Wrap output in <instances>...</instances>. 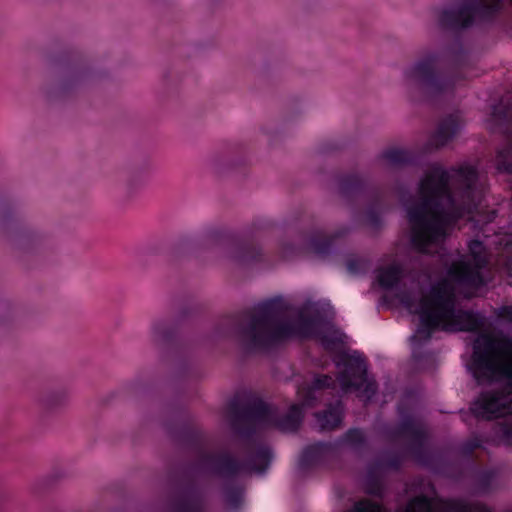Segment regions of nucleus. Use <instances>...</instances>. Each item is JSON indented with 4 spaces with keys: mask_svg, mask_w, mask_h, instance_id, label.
I'll return each mask as SVG.
<instances>
[{
    "mask_svg": "<svg viewBox=\"0 0 512 512\" xmlns=\"http://www.w3.org/2000/svg\"><path fill=\"white\" fill-rule=\"evenodd\" d=\"M235 322L227 320L218 327L223 337L237 335L247 352H269L292 338H318L333 358L338 369L337 380L341 390L355 391L364 400H370L376 392L373 378L367 375L363 356L342 349L343 334L333 328L323 327L322 307L319 302L306 300L294 305L284 297H274L260 303L235 329Z\"/></svg>",
    "mask_w": 512,
    "mask_h": 512,
    "instance_id": "obj_1",
    "label": "nucleus"
},
{
    "mask_svg": "<svg viewBox=\"0 0 512 512\" xmlns=\"http://www.w3.org/2000/svg\"><path fill=\"white\" fill-rule=\"evenodd\" d=\"M379 285L394 289L395 297L411 314L419 316V324L410 337L413 355L432 334L443 331H474L483 325L478 315L462 309L457 291L470 296L474 290L490 280L488 253L482 242L469 243V252L454 262L445 279L425 293L419 279L404 276L398 263L381 267L377 272Z\"/></svg>",
    "mask_w": 512,
    "mask_h": 512,
    "instance_id": "obj_2",
    "label": "nucleus"
},
{
    "mask_svg": "<svg viewBox=\"0 0 512 512\" xmlns=\"http://www.w3.org/2000/svg\"><path fill=\"white\" fill-rule=\"evenodd\" d=\"M482 199L483 185L475 166L464 162L446 169L431 164L416 197L405 205L413 249L422 254L439 253L452 225L466 214L478 213Z\"/></svg>",
    "mask_w": 512,
    "mask_h": 512,
    "instance_id": "obj_3",
    "label": "nucleus"
},
{
    "mask_svg": "<svg viewBox=\"0 0 512 512\" xmlns=\"http://www.w3.org/2000/svg\"><path fill=\"white\" fill-rule=\"evenodd\" d=\"M334 383L330 376L323 375L316 377L312 385L298 387L299 403L293 404L282 418L278 417L273 407L258 398L248 399L241 407H237L235 403L231 404L229 421L238 433L247 437L243 452L244 460L238 463L227 451L205 452L199 456L197 469L202 473L222 478L247 472L263 473L271 462L272 452L267 444L252 434L272 427L283 431L296 430L303 417V408L314 406L320 391Z\"/></svg>",
    "mask_w": 512,
    "mask_h": 512,
    "instance_id": "obj_4",
    "label": "nucleus"
},
{
    "mask_svg": "<svg viewBox=\"0 0 512 512\" xmlns=\"http://www.w3.org/2000/svg\"><path fill=\"white\" fill-rule=\"evenodd\" d=\"M480 385H501L483 392L473 404V412L496 418L491 439L499 445L512 444V338L482 333L473 343L468 365Z\"/></svg>",
    "mask_w": 512,
    "mask_h": 512,
    "instance_id": "obj_5",
    "label": "nucleus"
},
{
    "mask_svg": "<svg viewBox=\"0 0 512 512\" xmlns=\"http://www.w3.org/2000/svg\"><path fill=\"white\" fill-rule=\"evenodd\" d=\"M441 56L438 51H428L403 67L400 85L409 101H438L453 94L461 78L438 72Z\"/></svg>",
    "mask_w": 512,
    "mask_h": 512,
    "instance_id": "obj_6",
    "label": "nucleus"
},
{
    "mask_svg": "<svg viewBox=\"0 0 512 512\" xmlns=\"http://www.w3.org/2000/svg\"><path fill=\"white\" fill-rule=\"evenodd\" d=\"M399 425L390 432L391 440L401 446L403 454L419 453L426 441V426L412 409L406 410L403 404L398 407Z\"/></svg>",
    "mask_w": 512,
    "mask_h": 512,
    "instance_id": "obj_7",
    "label": "nucleus"
},
{
    "mask_svg": "<svg viewBox=\"0 0 512 512\" xmlns=\"http://www.w3.org/2000/svg\"><path fill=\"white\" fill-rule=\"evenodd\" d=\"M404 512H492L486 505L462 499L435 502L426 496L412 499ZM508 512H512V509Z\"/></svg>",
    "mask_w": 512,
    "mask_h": 512,
    "instance_id": "obj_8",
    "label": "nucleus"
},
{
    "mask_svg": "<svg viewBox=\"0 0 512 512\" xmlns=\"http://www.w3.org/2000/svg\"><path fill=\"white\" fill-rule=\"evenodd\" d=\"M464 126V120L460 112H455L444 117L434 134L429 140V145L439 149L452 141Z\"/></svg>",
    "mask_w": 512,
    "mask_h": 512,
    "instance_id": "obj_9",
    "label": "nucleus"
},
{
    "mask_svg": "<svg viewBox=\"0 0 512 512\" xmlns=\"http://www.w3.org/2000/svg\"><path fill=\"white\" fill-rule=\"evenodd\" d=\"M352 228L347 224L336 227L331 233L325 234L317 231L307 240L303 249L312 251L319 255H325L330 252L333 244L344 239L351 233Z\"/></svg>",
    "mask_w": 512,
    "mask_h": 512,
    "instance_id": "obj_10",
    "label": "nucleus"
},
{
    "mask_svg": "<svg viewBox=\"0 0 512 512\" xmlns=\"http://www.w3.org/2000/svg\"><path fill=\"white\" fill-rule=\"evenodd\" d=\"M413 160L412 153L401 147H390L383 150L377 156V162L380 166L398 168L409 164Z\"/></svg>",
    "mask_w": 512,
    "mask_h": 512,
    "instance_id": "obj_11",
    "label": "nucleus"
},
{
    "mask_svg": "<svg viewBox=\"0 0 512 512\" xmlns=\"http://www.w3.org/2000/svg\"><path fill=\"white\" fill-rule=\"evenodd\" d=\"M342 415L343 407L338 400L334 404H329L323 412L315 414L316 424L321 430H332L341 423Z\"/></svg>",
    "mask_w": 512,
    "mask_h": 512,
    "instance_id": "obj_12",
    "label": "nucleus"
},
{
    "mask_svg": "<svg viewBox=\"0 0 512 512\" xmlns=\"http://www.w3.org/2000/svg\"><path fill=\"white\" fill-rule=\"evenodd\" d=\"M173 499L171 512H207L200 498L190 492H183Z\"/></svg>",
    "mask_w": 512,
    "mask_h": 512,
    "instance_id": "obj_13",
    "label": "nucleus"
},
{
    "mask_svg": "<svg viewBox=\"0 0 512 512\" xmlns=\"http://www.w3.org/2000/svg\"><path fill=\"white\" fill-rule=\"evenodd\" d=\"M87 72L82 68L67 70L58 80L55 90L59 94H65L79 86L86 78Z\"/></svg>",
    "mask_w": 512,
    "mask_h": 512,
    "instance_id": "obj_14",
    "label": "nucleus"
},
{
    "mask_svg": "<svg viewBox=\"0 0 512 512\" xmlns=\"http://www.w3.org/2000/svg\"><path fill=\"white\" fill-rule=\"evenodd\" d=\"M42 235L35 229L24 228L16 231L11 236L13 244L23 250H28L40 243Z\"/></svg>",
    "mask_w": 512,
    "mask_h": 512,
    "instance_id": "obj_15",
    "label": "nucleus"
},
{
    "mask_svg": "<svg viewBox=\"0 0 512 512\" xmlns=\"http://www.w3.org/2000/svg\"><path fill=\"white\" fill-rule=\"evenodd\" d=\"M398 465L397 460L385 461L380 460L376 464L369 467L368 479L372 482V487L369 488V492L373 494H379L380 492V479L386 470L396 468Z\"/></svg>",
    "mask_w": 512,
    "mask_h": 512,
    "instance_id": "obj_16",
    "label": "nucleus"
},
{
    "mask_svg": "<svg viewBox=\"0 0 512 512\" xmlns=\"http://www.w3.org/2000/svg\"><path fill=\"white\" fill-rule=\"evenodd\" d=\"M174 333L173 325L163 319L155 320L150 327V337L156 345L168 342Z\"/></svg>",
    "mask_w": 512,
    "mask_h": 512,
    "instance_id": "obj_17",
    "label": "nucleus"
},
{
    "mask_svg": "<svg viewBox=\"0 0 512 512\" xmlns=\"http://www.w3.org/2000/svg\"><path fill=\"white\" fill-rule=\"evenodd\" d=\"M333 446L328 443H317L307 447L301 457L303 465H310L326 458L332 451Z\"/></svg>",
    "mask_w": 512,
    "mask_h": 512,
    "instance_id": "obj_18",
    "label": "nucleus"
},
{
    "mask_svg": "<svg viewBox=\"0 0 512 512\" xmlns=\"http://www.w3.org/2000/svg\"><path fill=\"white\" fill-rule=\"evenodd\" d=\"M259 255L260 249L250 244L238 245L231 251V257L239 263H248Z\"/></svg>",
    "mask_w": 512,
    "mask_h": 512,
    "instance_id": "obj_19",
    "label": "nucleus"
},
{
    "mask_svg": "<svg viewBox=\"0 0 512 512\" xmlns=\"http://www.w3.org/2000/svg\"><path fill=\"white\" fill-rule=\"evenodd\" d=\"M363 186V179L359 174L352 173L344 176L340 182V190L343 194L348 195L350 193L360 190Z\"/></svg>",
    "mask_w": 512,
    "mask_h": 512,
    "instance_id": "obj_20",
    "label": "nucleus"
},
{
    "mask_svg": "<svg viewBox=\"0 0 512 512\" xmlns=\"http://www.w3.org/2000/svg\"><path fill=\"white\" fill-rule=\"evenodd\" d=\"M364 224L372 229H378L383 224V212L378 207L370 206L364 216Z\"/></svg>",
    "mask_w": 512,
    "mask_h": 512,
    "instance_id": "obj_21",
    "label": "nucleus"
},
{
    "mask_svg": "<svg viewBox=\"0 0 512 512\" xmlns=\"http://www.w3.org/2000/svg\"><path fill=\"white\" fill-rule=\"evenodd\" d=\"M67 392L59 389L49 392L44 399L45 406L49 409H54L64 405L67 402Z\"/></svg>",
    "mask_w": 512,
    "mask_h": 512,
    "instance_id": "obj_22",
    "label": "nucleus"
},
{
    "mask_svg": "<svg viewBox=\"0 0 512 512\" xmlns=\"http://www.w3.org/2000/svg\"><path fill=\"white\" fill-rule=\"evenodd\" d=\"M364 433L359 429L349 430L342 439L341 445H346L353 449H358L364 443Z\"/></svg>",
    "mask_w": 512,
    "mask_h": 512,
    "instance_id": "obj_23",
    "label": "nucleus"
},
{
    "mask_svg": "<svg viewBox=\"0 0 512 512\" xmlns=\"http://www.w3.org/2000/svg\"><path fill=\"white\" fill-rule=\"evenodd\" d=\"M225 499L227 504L232 509H237L240 507L243 500V492L239 487L236 488H226L225 489Z\"/></svg>",
    "mask_w": 512,
    "mask_h": 512,
    "instance_id": "obj_24",
    "label": "nucleus"
},
{
    "mask_svg": "<svg viewBox=\"0 0 512 512\" xmlns=\"http://www.w3.org/2000/svg\"><path fill=\"white\" fill-rule=\"evenodd\" d=\"M347 270L351 274H359L367 269V262L361 258H351L346 263Z\"/></svg>",
    "mask_w": 512,
    "mask_h": 512,
    "instance_id": "obj_25",
    "label": "nucleus"
},
{
    "mask_svg": "<svg viewBox=\"0 0 512 512\" xmlns=\"http://www.w3.org/2000/svg\"><path fill=\"white\" fill-rule=\"evenodd\" d=\"M497 472L495 470H484L479 474L478 481L483 490L489 489L494 479L496 478Z\"/></svg>",
    "mask_w": 512,
    "mask_h": 512,
    "instance_id": "obj_26",
    "label": "nucleus"
},
{
    "mask_svg": "<svg viewBox=\"0 0 512 512\" xmlns=\"http://www.w3.org/2000/svg\"><path fill=\"white\" fill-rule=\"evenodd\" d=\"M16 314V307L10 302L0 303V320L6 321L14 317Z\"/></svg>",
    "mask_w": 512,
    "mask_h": 512,
    "instance_id": "obj_27",
    "label": "nucleus"
},
{
    "mask_svg": "<svg viewBox=\"0 0 512 512\" xmlns=\"http://www.w3.org/2000/svg\"><path fill=\"white\" fill-rule=\"evenodd\" d=\"M497 316L499 318L512 321V306H503L498 309Z\"/></svg>",
    "mask_w": 512,
    "mask_h": 512,
    "instance_id": "obj_28",
    "label": "nucleus"
},
{
    "mask_svg": "<svg viewBox=\"0 0 512 512\" xmlns=\"http://www.w3.org/2000/svg\"><path fill=\"white\" fill-rule=\"evenodd\" d=\"M495 167H496L497 171H498V172H500V173H507V174L512 175V172H508V171H505V170H500V169L498 168V164H497V156L495 157Z\"/></svg>",
    "mask_w": 512,
    "mask_h": 512,
    "instance_id": "obj_29",
    "label": "nucleus"
},
{
    "mask_svg": "<svg viewBox=\"0 0 512 512\" xmlns=\"http://www.w3.org/2000/svg\"><path fill=\"white\" fill-rule=\"evenodd\" d=\"M283 254H284L285 257H289L292 254V253H290L288 251V245L287 244H285L284 247H283Z\"/></svg>",
    "mask_w": 512,
    "mask_h": 512,
    "instance_id": "obj_30",
    "label": "nucleus"
},
{
    "mask_svg": "<svg viewBox=\"0 0 512 512\" xmlns=\"http://www.w3.org/2000/svg\"><path fill=\"white\" fill-rule=\"evenodd\" d=\"M262 132H263L264 134H266V135H269V134H270V132H271V129H270V127H268V126H264V127H262Z\"/></svg>",
    "mask_w": 512,
    "mask_h": 512,
    "instance_id": "obj_31",
    "label": "nucleus"
},
{
    "mask_svg": "<svg viewBox=\"0 0 512 512\" xmlns=\"http://www.w3.org/2000/svg\"><path fill=\"white\" fill-rule=\"evenodd\" d=\"M477 446H478V442H475V443L472 445V447L470 448V450H472V449L476 448Z\"/></svg>",
    "mask_w": 512,
    "mask_h": 512,
    "instance_id": "obj_32",
    "label": "nucleus"
},
{
    "mask_svg": "<svg viewBox=\"0 0 512 512\" xmlns=\"http://www.w3.org/2000/svg\"><path fill=\"white\" fill-rule=\"evenodd\" d=\"M492 220V216H489L487 221H491Z\"/></svg>",
    "mask_w": 512,
    "mask_h": 512,
    "instance_id": "obj_33",
    "label": "nucleus"
}]
</instances>
